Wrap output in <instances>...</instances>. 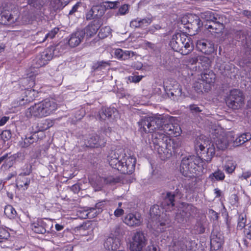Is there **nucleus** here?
<instances>
[{
  "mask_svg": "<svg viewBox=\"0 0 251 251\" xmlns=\"http://www.w3.org/2000/svg\"><path fill=\"white\" fill-rule=\"evenodd\" d=\"M212 141L205 136H201L197 139L195 147L199 154L206 162H210L215 153V146L218 150H224L228 145L227 137L219 128L212 133Z\"/></svg>",
  "mask_w": 251,
  "mask_h": 251,
  "instance_id": "f257e3e1",
  "label": "nucleus"
},
{
  "mask_svg": "<svg viewBox=\"0 0 251 251\" xmlns=\"http://www.w3.org/2000/svg\"><path fill=\"white\" fill-rule=\"evenodd\" d=\"M107 160L110 166L122 174H130L134 171L136 159L130 155H127L122 149L111 151Z\"/></svg>",
  "mask_w": 251,
  "mask_h": 251,
  "instance_id": "f03ea898",
  "label": "nucleus"
},
{
  "mask_svg": "<svg viewBox=\"0 0 251 251\" xmlns=\"http://www.w3.org/2000/svg\"><path fill=\"white\" fill-rule=\"evenodd\" d=\"M57 109V104L53 100L45 99L27 108L25 114L27 118H43L51 114Z\"/></svg>",
  "mask_w": 251,
  "mask_h": 251,
  "instance_id": "7ed1b4c3",
  "label": "nucleus"
},
{
  "mask_svg": "<svg viewBox=\"0 0 251 251\" xmlns=\"http://www.w3.org/2000/svg\"><path fill=\"white\" fill-rule=\"evenodd\" d=\"M202 159H203L195 155L183 157L180 165V173L185 176H194L201 170Z\"/></svg>",
  "mask_w": 251,
  "mask_h": 251,
  "instance_id": "20e7f679",
  "label": "nucleus"
},
{
  "mask_svg": "<svg viewBox=\"0 0 251 251\" xmlns=\"http://www.w3.org/2000/svg\"><path fill=\"white\" fill-rule=\"evenodd\" d=\"M170 46L175 51L183 55L189 54L193 50L191 39L183 33H177L173 35Z\"/></svg>",
  "mask_w": 251,
  "mask_h": 251,
  "instance_id": "39448f33",
  "label": "nucleus"
},
{
  "mask_svg": "<svg viewBox=\"0 0 251 251\" xmlns=\"http://www.w3.org/2000/svg\"><path fill=\"white\" fill-rule=\"evenodd\" d=\"M162 120L152 117H145L138 122L139 129L142 133H151L159 129Z\"/></svg>",
  "mask_w": 251,
  "mask_h": 251,
  "instance_id": "423d86ee",
  "label": "nucleus"
},
{
  "mask_svg": "<svg viewBox=\"0 0 251 251\" xmlns=\"http://www.w3.org/2000/svg\"><path fill=\"white\" fill-rule=\"evenodd\" d=\"M151 135V142L154 146V150L159 154L165 153V150L167 147V140L169 137L164 134L162 130L157 129L152 132Z\"/></svg>",
  "mask_w": 251,
  "mask_h": 251,
  "instance_id": "0eeeda50",
  "label": "nucleus"
},
{
  "mask_svg": "<svg viewBox=\"0 0 251 251\" xmlns=\"http://www.w3.org/2000/svg\"><path fill=\"white\" fill-rule=\"evenodd\" d=\"M195 241L186 239L173 240L169 251H192L196 248Z\"/></svg>",
  "mask_w": 251,
  "mask_h": 251,
  "instance_id": "6e6552de",
  "label": "nucleus"
},
{
  "mask_svg": "<svg viewBox=\"0 0 251 251\" xmlns=\"http://www.w3.org/2000/svg\"><path fill=\"white\" fill-rule=\"evenodd\" d=\"M146 242L144 234L141 231H136L129 241V249L130 251H141L146 246Z\"/></svg>",
  "mask_w": 251,
  "mask_h": 251,
  "instance_id": "1a4fd4ad",
  "label": "nucleus"
},
{
  "mask_svg": "<svg viewBox=\"0 0 251 251\" xmlns=\"http://www.w3.org/2000/svg\"><path fill=\"white\" fill-rule=\"evenodd\" d=\"M197 209L192 204L182 203L179 212L176 214V219L179 223L191 217L194 216L197 213Z\"/></svg>",
  "mask_w": 251,
  "mask_h": 251,
  "instance_id": "9d476101",
  "label": "nucleus"
},
{
  "mask_svg": "<svg viewBox=\"0 0 251 251\" xmlns=\"http://www.w3.org/2000/svg\"><path fill=\"white\" fill-rule=\"evenodd\" d=\"M188 62L192 64H198L196 67L199 71L206 70L209 69L211 65V60L208 57L203 55H198L196 53H193L189 57Z\"/></svg>",
  "mask_w": 251,
  "mask_h": 251,
  "instance_id": "9b49d317",
  "label": "nucleus"
},
{
  "mask_svg": "<svg viewBox=\"0 0 251 251\" xmlns=\"http://www.w3.org/2000/svg\"><path fill=\"white\" fill-rule=\"evenodd\" d=\"M226 102L228 106L232 109H236L240 108L244 102L242 92L238 89L231 90Z\"/></svg>",
  "mask_w": 251,
  "mask_h": 251,
  "instance_id": "f8f14e48",
  "label": "nucleus"
},
{
  "mask_svg": "<svg viewBox=\"0 0 251 251\" xmlns=\"http://www.w3.org/2000/svg\"><path fill=\"white\" fill-rule=\"evenodd\" d=\"M52 227L53 223L50 220L47 219H40L33 225L32 229L37 233L44 234L50 233Z\"/></svg>",
  "mask_w": 251,
  "mask_h": 251,
  "instance_id": "ddd939ff",
  "label": "nucleus"
},
{
  "mask_svg": "<svg viewBox=\"0 0 251 251\" xmlns=\"http://www.w3.org/2000/svg\"><path fill=\"white\" fill-rule=\"evenodd\" d=\"M160 129L162 130V132L166 135H168L175 137L180 135L181 133V129L180 126L176 123H168L164 124L162 121Z\"/></svg>",
  "mask_w": 251,
  "mask_h": 251,
  "instance_id": "4468645a",
  "label": "nucleus"
},
{
  "mask_svg": "<svg viewBox=\"0 0 251 251\" xmlns=\"http://www.w3.org/2000/svg\"><path fill=\"white\" fill-rule=\"evenodd\" d=\"M123 221L128 226L134 227L141 225L142 218L139 213H129L125 217Z\"/></svg>",
  "mask_w": 251,
  "mask_h": 251,
  "instance_id": "2eb2a0df",
  "label": "nucleus"
},
{
  "mask_svg": "<svg viewBox=\"0 0 251 251\" xmlns=\"http://www.w3.org/2000/svg\"><path fill=\"white\" fill-rule=\"evenodd\" d=\"M165 89L169 96L181 97L183 96L182 88L176 81H171L169 85L166 83Z\"/></svg>",
  "mask_w": 251,
  "mask_h": 251,
  "instance_id": "dca6fc26",
  "label": "nucleus"
},
{
  "mask_svg": "<svg viewBox=\"0 0 251 251\" xmlns=\"http://www.w3.org/2000/svg\"><path fill=\"white\" fill-rule=\"evenodd\" d=\"M103 134L104 132L100 136L97 135H92L87 139L85 142V145L91 148L104 146L106 140L103 137Z\"/></svg>",
  "mask_w": 251,
  "mask_h": 251,
  "instance_id": "f3484780",
  "label": "nucleus"
},
{
  "mask_svg": "<svg viewBox=\"0 0 251 251\" xmlns=\"http://www.w3.org/2000/svg\"><path fill=\"white\" fill-rule=\"evenodd\" d=\"M85 36V32L82 30H78L72 33L68 40V44L72 48L78 46L82 41Z\"/></svg>",
  "mask_w": 251,
  "mask_h": 251,
  "instance_id": "a211bd4d",
  "label": "nucleus"
},
{
  "mask_svg": "<svg viewBox=\"0 0 251 251\" xmlns=\"http://www.w3.org/2000/svg\"><path fill=\"white\" fill-rule=\"evenodd\" d=\"M18 18V15L13 14L8 11H4L0 14V23L3 25H11L15 23Z\"/></svg>",
  "mask_w": 251,
  "mask_h": 251,
  "instance_id": "6ab92c4d",
  "label": "nucleus"
},
{
  "mask_svg": "<svg viewBox=\"0 0 251 251\" xmlns=\"http://www.w3.org/2000/svg\"><path fill=\"white\" fill-rule=\"evenodd\" d=\"M167 147L165 150V153L171 155L172 152L176 153L181 146V141L178 138L170 139L167 140Z\"/></svg>",
  "mask_w": 251,
  "mask_h": 251,
  "instance_id": "aec40b11",
  "label": "nucleus"
},
{
  "mask_svg": "<svg viewBox=\"0 0 251 251\" xmlns=\"http://www.w3.org/2000/svg\"><path fill=\"white\" fill-rule=\"evenodd\" d=\"M196 47L198 50L205 54H210L214 51L213 45L204 40L198 41Z\"/></svg>",
  "mask_w": 251,
  "mask_h": 251,
  "instance_id": "412c9836",
  "label": "nucleus"
},
{
  "mask_svg": "<svg viewBox=\"0 0 251 251\" xmlns=\"http://www.w3.org/2000/svg\"><path fill=\"white\" fill-rule=\"evenodd\" d=\"M175 194L168 192L162 202V206L166 211H171L174 209Z\"/></svg>",
  "mask_w": 251,
  "mask_h": 251,
  "instance_id": "4be33fe9",
  "label": "nucleus"
},
{
  "mask_svg": "<svg viewBox=\"0 0 251 251\" xmlns=\"http://www.w3.org/2000/svg\"><path fill=\"white\" fill-rule=\"evenodd\" d=\"M114 55L118 59L126 60L133 57L135 53L131 50H123L118 48L114 50Z\"/></svg>",
  "mask_w": 251,
  "mask_h": 251,
  "instance_id": "5701e85b",
  "label": "nucleus"
},
{
  "mask_svg": "<svg viewBox=\"0 0 251 251\" xmlns=\"http://www.w3.org/2000/svg\"><path fill=\"white\" fill-rule=\"evenodd\" d=\"M104 245L107 250L114 251L119 248L121 242L119 238L109 237L107 238Z\"/></svg>",
  "mask_w": 251,
  "mask_h": 251,
  "instance_id": "b1692460",
  "label": "nucleus"
},
{
  "mask_svg": "<svg viewBox=\"0 0 251 251\" xmlns=\"http://www.w3.org/2000/svg\"><path fill=\"white\" fill-rule=\"evenodd\" d=\"M59 46H57L55 48L51 47L48 48L44 51L42 52L41 54L48 63L49 61L52 58L53 56H57L59 55Z\"/></svg>",
  "mask_w": 251,
  "mask_h": 251,
  "instance_id": "393cba45",
  "label": "nucleus"
},
{
  "mask_svg": "<svg viewBox=\"0 0 251 251\" xmlns=\"http://www.w3.org/2000/svg\"><path fill=\"white\" fill-rule=\"evenodd\" d=\"M224 243V238L220 234H213L211 238L210 244L211 247L214 250H218L220 249Z\"/></svg>",
  "mask_w": 251,
  "mask_h": 251,
  "instance_id": "a878e982",
  "label": "nucleus"
},
{
  "mask_svg": "<svg viewBox=\"0 0 251 251\" xmlns=\"http://www.w3.org/2000/svg\"><path fill=\"white\" fill-rule=\"evenodd\" d=\"M27 175L20 174L18 176L16 181L17 186L24 190L27 189L30 182V179L26 177Z\"/></svg>",
  "mask_w": 251,
  "mask_h": 251,
  "instance_id": "bb28decb",
  "label": "nucleus"
},
{
  "mask_svg": "<svg viewBox=\"0 0 251 251\" xmlns=\"http://www.w3.org/2000/svg\"><path fill=\"white\" fill-rule=\"evenodd\" d=\"M99 27V26L98 25L91 22L82 30L85 32V35H86V37L89 38L96 34Z\"/></svg>",
  "mask_w": 251,
  "mask_h": 251,
  "instance_id": "cd10ccee",
  "label": "nucleus"
},
{
  "mask_svg": "<svg viewBox=\"0 0 251 251\" xmlns=\"http://www.w3.org/2000/svg\"><path fill=\"white\" fill-rule=\"evenodd\" d=\"M205 26L207 29L212 30V31L210 30V31L215 33H219L221 32L224 28L223 24L218 20L212 21L209 24H207L205 25Z\"/></svg>",
  "mask_w": 251,
  "mask_h": 251,
  "instance_id": "c85d7f7f",
  "label": "nucleus"
},
{
  "mask_svg": "<svg viewBox=\"0 0 251 251\" xmlns=\"http://www.w3.org/2000/svg\"><path fill=\"white\" fill-rule=\"evenodd\" d=\"M126 232V227L124 226L116 225L111 230V235L114 237L119 238L123 236Z\"/></svg>",
  "mask_w": 251,
  "mask_h": 251,
  "instance_id": "c756f323",
  "label": "nucleus"
},
{
  "mask_svg": "<svg viewBox=\"0 0 251 251\" xmlns=\"http://www.w3.org/2000/svg\"><path fill=\"white\" fill-rule=\"evenodd\" d=\"M200 16L201 18L207 21L209 24L211 23L212 21L219 19V17H218L217 15H216L214 12L210 11H206L201 13Z\"/></svg>",
  "mask_w": 251,
  "mask_h": 251,
  "instance_id": "7c9ffc66",
  "label": "nucleus"
},
{
  "mask_svg": "<svg viewBox=\"0 0 251 251\" xmlns=\"http://www.w3.org/2000/svg\"><path fill=\"white\" fill-rule=\"evenodd\" d=\"M251 139V134L246 133L238 136L233 142V145L239 146Z\"/></svg>",
  "mask_w": 251,
  "mask_h": 251,
  "instance_id": "2f4dec72",
  "label": "nucleus"
},
{
  "mask_svg": "<svg viewBox=\"0 0 251 251\" xmlns=\"http://www.w3.org/2000/svg\"><path fill=\"white\" fill-rule=\"evenodd\" d=\"M100 180L103 181L105 184L114 185L120 182L121 179L120 177L117 176L109 175L101 178Z\"/></svg>",
  "mask_w": 251,
  "mask_h": 251,
  "instance_id": "473e14b6",
  "label": "nucleus"
},
{
  "mask_svg": "<svg viewBox=\"0 0 251 251\" xmlns=\"http://www.w3.org/2000/svg\"><path fill=\"white\" fill-rule=\"evenodd\" d=\"M70 0H51L50 4L54 10L62 9L69 2Z\"/></svg>",
  "mask_w": 251,
  "mask_h": 251,
  "instance_id": "72a5a7b5",
  "label": "nucleus"
},
{
  "mask_svg": "<svg viewBox=\"0 0 251 251\" xmlns=\"http://www.w3.org/2000/svg\"><path fill=\"white\" fill-rule=\"evenodd\" d=\"M116 109L114 108H107L100 113V117L101 120H105L106 118L111 117L113 114L116 112Z\"/></svg>",
  "mask_w": 251,
  "mask_h": 251,
  "instance_id": "f704fd0d",
  "label": "nucleus"
},
{
  "mask_svg": "<svg viewBox=\"0 0 251 251\" xmlns=\"http://www.w3.org/2000/svg\"><path fill=\"white\" fill-rule=\"evenodd\" d=\"M59 30V28L55 27L50 31L49 33L45 34V36L43 37L42 39H38V43H41L45 41L47 39H52L55 35L58 32Z\"/></svg>",
  "mask_w": 251,
  "mask_h": 251,
  "instance_id": "c9c22d12",
  "label": "nucleus"
},
{
  "mask_svg": "<svg viewBox=\"0 0 251 251\" xmlns=\"http://www.w3.org/2000/svg\"><path fill=\"white\" fill-rule=\"evenodd\" d=\"M4 213L9 219H14L17 215L16 211L11 205L5 206Z\"/></svg>",
  "mask_w": 251,
  "mask_h": 251,
  "instance_id": "e433bc0d",
  "label": "nucleus"
},
{
  "mask_svg": "<svg viewBox=\"0 0 251 251\" xmlns=\"http://www.w3.org/2000/svg\"><path fill=\"white\" fill-rule=\"evenodd\" d=\"M44 59L41 54L38 55L33 60L34 67L39 68L46 65L48 63Z\"/></svg>",
  "mask_w": 251,
  "mask_h": 251,
  "instance_id": "4c0bfd02",
  "label": "nucleus"
},
{
  "mask_svg": "<svg viewBox=\"0 0 251 251\" xmlns=\"http://www.w3.org/2000/svg\"><path fill=\"white\" fill-rule=\"evenodd\" d=\"M49 0H28V3L37 9L42 7Z\"/></svg>",
  "mask_w": 251,
  "mask_h": 251,
  "instance_id": "58836bf2",
  "label": "nucleus"
},
{
  "mask_svg": "<svg viewBox=\"0 0 251 251\" xmlns=\"http://www.w3.org/2000/svg\"><path fill=\"white\" fill-rule=\"evenodd\" d=\"M53 125V122L51 120L49 119H46L43 120L39 124V127L40 128V130L44 131L50 127L52 126Z\"/></svg>",
  "mask_w": 251,
  "mask_h": 251,
  "instance_id": "ea45409f",
  "label": "nucleus"
},
{
  "mask_svg": "<svg viewBox=\"0 0 251 251\" xmlns=\"http://www.w3.org/2000/svg\"><path fill=\"white\" fill-rule=\"evenodd\" d=\"M225 177V176L224 173L220 170H218L215 172L214 173L211 174L209 176V178H210L212 180L215 179L217 181L224 180Z\"/></svg>",
  "mask_w": 251,
  "mask_h": 251,
  "instance_id": "a19ab883",
  "label": "nucleus"
},
{
  "mask_svg": "<svg viewBox=\"0 0 251 251\" xmlns=\"http://www.w3.org/2000/svg\"><path fill=\"white\" fill-rule=\"evenodd\" d=\"M246 216L245 214H241L239 215L238 220L237 228L238 229H242L246 226Z\"/></svg>",
  "mask_w": 251,
  "mask_h": 251,
  "instance_id": "79ce46f5",
  "label": "nucleus"
},
{
  "mask_svg": "<svg viewBox=\"0 0 251 251\" xmlns=\"http://www.w3.org/2000/svg\"><path fill=\"white\" fill-rule=\"evenodd\" d=\"M53 237H52V242L55 245L59 246L64 243V240L61 239L63 238V234L61 233H56V232L53 234Z\"/></svg>",
  "mask_w": 251,
  "mask_h": 251,
  "instance_id": "37998d69",
  "label": "nucleus"
},
{
  "mask_svg": "<svg viewBox=\"0 0 251 251\" xmlns=\"http://www.w3.org/2000/svg\"><path fill=\"white\" fill-rule=\"evenodd\" d=\"M150 215L151 218H158L160 217V210L159 206L157 205L152 206L150 211Z\"/></svg>",
  "mask_w": 251,
  "mask_h": 251,
  "instance_id": "c03bdc74",
  "label": "nucleus"
},
{
  "mask_svg": "<svg viewBox=\"0 0 251 251\" xmlns=\"http://www.w3.org/2000/svg\"><path fill=\"white\" fill-rule=\"evenodd\" d=\"M37 139V135L36 133L33 134L28 137H26L24 141V147H27L33 143Z\"/></svg>",
  "mask_w": 251,
  "mask_h": 251,
  "instance_id": "a18cd8bd",
  "label": "nucleus"
},
{
  "mask_svg": "<svg viewBox=\"0 0 251 251\" xmlns=\"http://www.w3.org/2000/svg\"><path fill=\"white\" fill-rule=\"evenodd\" d=\"M224 169L226 173H232L235 169L234 163L232 161L228 160L225 164Z\"/></svg>",
  "mask_w": 251,
  "mask_h": 251,
  "instance_id": "49530a36",
  "label": "nucleus"
},
{
  "mask_svg": "<svg viewBox=\"0 0 251 251\" xmlns=\"http://www.w3.org/2000/svg\"><path fill=\"white\" fill-rule=\"evenodd\" d=\"M9 236V233L6 229L0 228V243L6 241Z\"/></svg>",
  "mask_w": 251,
  "mask_h": 251,
  "instance_id": "de8ad7c7",
  "label": "nucleus"
},
{
  "mask_svg": "<svg viewBox=\"0 0 251 251\" xmlns=\"http://www.w3.org/2000/svg\"><path fill=\"white\" fill-rule=\"evenodd\" d=\"M32 172V166L30 164H25L22 168L20 174L29 175Z\"/></svg>",
  "mask_w": 251,
  "mask_h": 251,
  "instance_id": "09e8293b",
  "label": "nucleus"
},
{
  "mask_svg": "<svg viewBox=\"0 0 251 251\" xmlns=\"http://www.w3.org/2000/svg\"><path fill=\"white\" fill-rule=\"evenodd\" d=\"M189 109L190 112L193 114H198L201 112L202 111L201 108H203L202 106L199 107L197 104H190L189 106Z\"/></svg>",
  "mask_w": 251,
  "mask_h": 251,
  "instance_id": "8fccbe9b",
  "label": "nucleus"
},
{
  "mask_svg": "<svg viewBox=\"0 0 251 251\" xmlns=\"http://www.w3.org/2000/svg\"><path fill=\"white\" fill-rule=\"evenodd\" d=\"M96 8H91L87 10L85 13V17L87 20H91L95 19V12H96Z\"/></svg>",
  "mask_w": 251,
  "mask_h": 251,
  "instance_id": "3c124183",
  "label": "nucleus"
},
{
  "mask_svg": "<svg viewBox=\"0 0 251 251\" xmlns=\"http://www.w3.org/2000/svg\"><path fill=\"white\" fill-rule=\"evenodd\" d=\"M110 65L109 62L106 61H100L95 64V69L98 71L101 70L103 68L109 66Z\"/></svg>",
  "mask_w": 251,
  "mask_h": 251,
  "instance_id": "603ef678",
  "label": "nucleus"
},
{
  "mask_svg": "<svg viewBox=\"0 0 251 251\" xmlns=\"http://www.w3.org/2000/svg\"><path fill=\"white\" fill-rule=\"evenodd\" d=\"M152 21V18L151 17H148L144 19H140L141 27H143L147 26L150 25Z\"/></svg>",
  "mask_w": 251,
  "mask_h": 251,
  "instance_id": "864d4df0",
  "label": "nucleus"
},
{
  "mask_svg": "<svg viewBox=\"0 0 251 251\" xmlns=\"http://www.w3.org/2000/svg\"><path fill=\"white\" fill-rule=\"evenodd\" d=\"M110 33V28L108 26H105L100 29L99 36L100 38L107 37Z\"/></svg>",
  "mask_w": 251,
  "mask_h": 251,
  "instance_id": "5fc2aeb1",
  "label": "nucleus"
},
{
  "mask_svg": "<svg viewBox=\"0 0 251 251\" xmlns=\"http://www.w3.org/2000/svg\"><path fill=\"white\" fill-rule=\"evenodd\" d=\"M11 132L9 130H5L2 132L1 139L4 142L9 140L11 138Z\"/></svg>",
  "mask_w": 251,
  "mask_h": 251,
  "instance_id": "6e6d98bb",
  "label": "nucleus"
},
{
  "mask_svg": "<svg viewBox=\"0 0 251 251\" xmlns=\"http://www.w3.org/2000/svg\"><path fill=\"white\" fill-rule=\"evenodd\" d=\"M244 234L245 237L251 240V225L250 224H247L246 226L244 227Z\"/></svg>",
  "mask_w": 251,
  "mask_h": 251,
  "instance_id": "4d7b16f0",
  "label": "nucleus"
},
{
  "mask_svg": "<svg viewBox=\"0 0 251 251\" xmlns=\"http://www.w3.org/2000/svg\"><path fill=\"white\" fill-rule=\"evenodd\" d=\"M128 11V5L124 4L119 9L118 13L121 15H125Z\"/></svg>",
  "mask_w": 251,
  "mask_h": 251,
  "instance_id": "13d9d810",
  "label": "nucleus"
},
{
  "mask_svg": "<svg viewBox=\"0 0 251 251\" xmlns=\"http://www.w3.org/2000/svg\"><path fill=\"white\" fill-rule=\"evenodd\" d=\"M105 3L106 5H105L107 6V8H109L110 9H114L116 7H117L118 4L119 2L117 1H107L105 2Z\"/></svg>",
  "mask_w": 251,
  "mask_h": 251,
  "instance_id": "bf43d9fd",
  "label": "nucleus"
},
{
  "mask_svg": "<svg viewBox=\"0 0 251 251\" xmlns=\"http://www.w3.org/2000/svg\"><path fill=\"white\" fill-rule=\"evenodd\" d=\"M35 91L33 89L26 90L25 91L26 97H27V95H29L30 96V99H26V101H30L31 100H32L33 99V98L35 97Z\"/></svg>",
  "mask_w": 251,
  "mask_h": 251,
  "instance_id": "052dcab7",
  "label": "nucleus"
},
{
  "mask_svg": "<svg viewBox=\"0 0 251 251\" xmlns=\"http://www.w3.org/2000/svg\"><path fill=\"white\" fill-rule=\"evenodd\" d=\"M130 26L132 27H141V25H140V19L137 18L136 19H135L134 20H132L130 22Z\"/></svg>",
  "mask_w": 251,
  "mask_h": 251,
  "instance_id": "680f3d73",
  "label": "nucleus"
},
{
  "mask_svg": "<svg viewBox=\"0 0 251 251\" xmlns=\"http://www.w3.org/2000/svg\"><path fill=\"white\" fill-rule=\"evenodd\" d=\"M142 76L141 75H134V76H130L129 77V80L131 82L137 83L139 82L142 78Z\"/></svg>",
  "mask_w": 251,
  "mask_h": 251,
  "instance_id": "e2e57ef3",
  "label": "nucleus"
},
{
  "mask_svg": "<svg viewBox=\"0 0 251 251\" xmlns=\"http://www.w3.org/2000/svg\"><path fill=\"white\" fill-rule=\"evenodd\" d=\"M92 8H96V11L95 12V19L99 18L102 15V12L101 11L100 12V7L98 6H94Z\"/></svg>",
  "mask_w": 251,
  "mask_h": 251,
  "instance_id": "0e129e2a",
  "label": "nucleus"
},
{
  "mask_svg": "<svg viewBox=\"0 0 251 251\" xmlns=\"http://www.w3.org/2000/svg\"><path fill=\"white\" fill-rule=\"evenodd\" d=\"M210 76L209 74H204L201 75L202 79L205 81L206 83H210L212 82V80L210 78V80H209V76Z\"/></svg>",
  "mask_w": 251,
  "mask_h": 251,
  "instance_id": "69168bd1",
  "label": "nucleus"
},
{
  "mask_svg": "<svg viewBox=\"0 0 251 251\" xmlns=\"http://www.w3.org/2000/svg\"><path fill=\"white\" fill-rule=\"evenodd\" d=\"M124 213V211L123 209L117 208L114 211V215L116 217H119L122 216Z\"/></svg>",
  "mask_w": 251,
  "mask_h": 251,
  "instance_id": "338daca9",
  "label": "nucleus"
},
{
  "mask_svg": "<svg viewBox=\"0 0 251 251\" xmlns=\"http://www.w3.org/2000/svg\"><path fill=\"white\" fill-rule=\"evenodd\" d=\"M73 251V247L68 245L64 247L63 248L59 249L58 251Z\"/></svg>",
  "mask_w": 251,
  "mask_h": 251,
  "instance_id": "774afa93",
  "label": "nucleus"
}]
</instances>
